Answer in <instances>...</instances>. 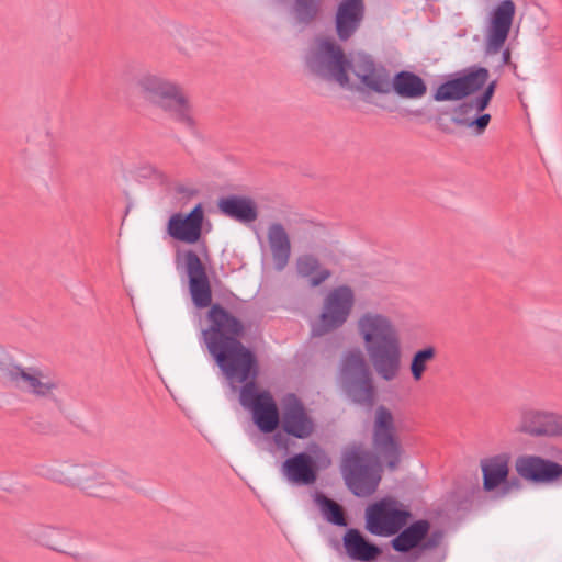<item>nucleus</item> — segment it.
<instances>
[{
	"label": "nucleus",
	"mask_w": 562,
	"mask_h": 562,
	"mask_svg": "<svg viewBox=\"0 0 562 562\" xmlns=\"http://www.w3.org/2000/svg\"><path fill=\"white\" fill-rule=\"evenodd\" d=\"M341 472L346 485L351 493L358 497L372 495L376 491L381 480V476L358 450H352L345 454Z\"/></svg>",
	"instance_id": "f8f14e48"
},
{
	"label": "nucleus",
	"mask_w": 562,
	"mask_h": 562,
	"mask_svg": "<svg viewBox=\"0 0 562 562\" xmlns=\"http://www.w3.org/2000/svg\"><path fill=\"white\" fill-rule=\"evenodd\" d=\"M372 449L376 461L395 471L404 456L402 441L396 432L394 416L384 405L375 409L372 426Z\"/></svg>",
	"instance_id": "6e6552de"
},
{
	"label": "nucleus",
	"mask_w": 562,
	"mask_h": 562,
	"mask_svg": "<svg viewBox=\"0 0 562 562\" xmlns=\"http://www.w3.org/2000/svg\"><path fill=\"white\" fill-rule=\"evenodd\" d=\"M436 357V349L432 346L417 350L411 361V373L415 381H420L427 369V363Z\"/></svg>",
	"instance_id": "473e14b6"
},
{
	"label": "nucleus",
	"mask_w": 562,
	"mask_h": 562,
	"mask_svg": "<svg viewBox=\"0 0 562 562\" xmlns=\"http://www.w3.org/2000/svg\"><path fill=\"white\" fill-rule=\"evenodd\" d=\"M295 269L299 277L306 279L311 288H317L331 277V271L321 266L319 259L312 254L296 258Z\"/></svg>",
	"instance_id": "c756f323"
},
{
	"label": "nucleus",
	"mask_w": 562,
	"mask_h": 562,
	"mask_svg": "<svg viewBox=\"0 0 562 562\" xmlns=\"http://www.w3.org/2000/svg\"><path fill=\"white\" fill-rule=\"evenodd\" d=\"M366 16L364 0H341L335 13V30L341 42L350 40L360 29Z\"/></svg>",
	"instance_id": "4be33fe9"
},
{
	"label": "nucleus",
	"mask_w": 562,
	"mask_h": 562,
	"mask_svg": "<svg viewBox=\"0 0 562 562\" xmlns=\"http://www.w3.org/2000/svg\"><path fill=\"white\" fill-rule=\"evenodd\" d=\"M18 162H20L24 168H31L32 167V164H31V157H30V153L24 149L22 150L18 158H16Z\"/></svg>",
	"instance_id": "58836bf2"
},
{
	"label": "nucleus",
	"mask_w": 562,
	"mask_h": 562,
	"mask_svg": "<svg viewBox=\"0 0 562 562\" xmlns=\"http://www.w3.org/2000/svg\"><path fill=\"white\" fill-rule=\"evenodd\" d=\"M267 239L271 251L274 269L282 271L288 266L292 247L290 236L280 222H273L268 226Z\"/></svg>",
	"instance_id": "a878e982"
},
{
	"label": "nucleus",
	"mask_w": 562,
	"mask_h": 562,
	"mask_svg": "<svg viewBox=\"0 0 562 562\" xmlns=\"http://www.w3.org/2000/svg\"><path fill=\"white\" fill-rule=\"evenodd\" d=\"M496 87H497L496 80L491 81L488 85L485 83V86L483 87L484 88L483 92L481 94L476 95L477 102L480 105H485L486 108H488V105L495 94Z\"/></svg>",
	"instance_id": "e433bc0d"
},
{
	"label": "nucleus",
	"mask_w": 562,
	"mask_h": 562,
	"mask_svg": "<svg viewBox=\"0 0 562 562\" xmlns=\"http://www.w3.org/2000/svg\"><path fill=\"white\" fill-rule=\"evenodd\" d=\"M358 331L378 376L386 382L395 380L401 370L402 345L391 318L366 312L358 319Z\"/></svg>",
	"instance_id": "f03ea898"
},
{
	"label": "nucleus",
	"mask_w": 562,
	"mask_h": 562,
	"mask_svg": "<svg viewBox=\"0 0 562 562\" xmlns=\"http://www.w3.org/2000/svg\"><path fill=\"white\" fill-rule=\"evenodd\" d=\"M487 108L480 105L477 98H465L452 110L451 121L460 127H467L475 136L482 135L491 122V114L484 111Z\"/></svg>",
	"instance_id": "412c9836"
},
{
	"label": "nucleus",
	"mask_w": 562,
	"mask_h": 562,
	"mask_svg": "<svg viewBox=\"0 0 562 562\" xmlns=\"http://www.w3.org/2000/svg\"><path fill=\"white\" fill-rule=\"evenodd\" d=\"M259 373V366L256 364V374L244 381L239 392L240 404L250 409L252 414L254 424L262 434L274 432L280 426L281 412L272 394L267 391H259L256 384V379Z\"/></svg>",
	"instance_id": "1a4fd4ad"
},
{
	"label": "nucleus",
	"mask_w": 562,
	"mask_h": 562,
	"mask_svg": "<svg viewBox=\"0 0 562 562\" xmlns=\"http://www.w3.org/2000/svg\"><path fill=\"white\" fill-rule=\"evenodd\" d=\"M155 173H157V169L154 168L153 166H149L148 167V175H155Z\"/></svg>",
	"instance_id": "a19ab883"
},
{
	"label": "nucleus",
	"mask_w": 562,
	"mask_h": 562,
	"mask_svg": "<svg viewBox=\"0 0 562 562\" xmlns=\"http://www.w3.org/2000/svg\"><path fill=\"white\" fill-rule=\"evenodd\" d=\"M415 115H419L420 114V111H415L413 112Z\"/></svg>",
	"instance_id": "79ce46f5"
},
{
	"label": "nucleus",
	"mask_w": 562,
	"mask_h": 562,
	"mask_svg": "<svg viewBox=\"0 0 562 562\" xmlns=\"http://www.w3.org/2000/svg\"><path fill=\"white\" fill-rule=\"evenodd\" d=\"M336 382L352 404L371 411L378 402L379 393L373 371L359 347L346 350L339 360Z\"/></svg>",
	"instance_id": "7ed1b4c3"
},
{
	"label": "nucleus",
	"mask_w": 562,
	"mask_h": 562,
	"mask_svg": "<svg viewBox=\"0 0 562 562\" xmlns=\"http://www.w3.org/2000/svg\"><path fill=\"white\" fill-rule=\"evenodd\" d=\"M272 434V442L277 447L278 450L288 451L291 446L292 436L283 431V429H277Z\"/></svg>",
	"instance_id": "c9c22d12"
},
{
	"label": "nucleus",
	"mask_w": 562,
	"mask_h": 562,
	"mask_svg": "<svg viewBox=\"0 0 562 562\" xmlns=\"http://www.w3.org/2000/svg\"><path fill=\"white\" fill-rule=\"evenodd\" d=\"M521 488V482L518 477H512L509 476L506 479V481L501 485V487L496 491L494 498H505L507 495H509L513 491H519Z\"/></svg>",
	"instance_id": "f704fd0d"
},
{
	"label": "nucleus",
	"mask_w": 562,
	"mask_h": 562,
	"mask_svg": "<svg viewBox=\"0 0 562 562\" xmlns=\"http://www.w3.org/2000/svg\"><path fill=\"white\" fill-rule=\"evenodd\" d=\"M483 490L495 492L509 475V456L501 453L481 461Z\"/></svg>",
	"instance_id": "bb28decb"
},
{
	"label": "nucleus",
	"mask_w": 562,
	"mask_h": 562,
	"mask_svg": "<svg viewBox=\"0 0 562 562\" xmlns=\"http://www.w3.org/2000/svg\"><path fill=\"white\" fill-rule=\"evenodd\" d=\"M0 381L38 401H47L61 411L58 397L60 380L36 366L23 367L5 355L0 356Z\"/></svg>",
	"instance_id": "39448f33"
},
{
	"label": "nucleus",
	"mask_w": 562,
	"mask_h": 562,
	"mask_svg": "<svg viewBox=\"0 0 562 562\" xmlns=\"http://www.w3.org/2000/svg\"><path fill=\"white\" fill-rule=\"evenodd\" d=\"M502 65H510V50L509 48L502 52Z\"/></svg>",
	"instance_id": "ea45409f"
},
{
	"label": "nucleus",
	"mask_w": 562,
	"mask_h": 562,
	"mask_svg": "<svg viewBox=\"0 0 562 562\" xmlns=\"http://www.w3.org/2000/svg\"><path fill=\"white\" fill-rule=\"evenodd\" d=\"M324 0H294L292 12L295 22L307 26L312 24L322 13Z\"/></svg>",
	"instance_id": "2f4dec72"
},
{
	"label": "nucleus",
	"mask_w": 562,
	"mask_h": 562,
	"mask_svg": "<svg viewBox=\"0 0 562 562\" xmlns=\"http://www.w3.org/2000/svg\"><path fill=\"white\" fill-rule=\"evenodd\" d=\"M180 260L189 278L193 304L198 308L210 307L206 313L207 326L201 331V339L209 353L231 383L254 378L258 359L256 353L241 342L246 334L244 322L220 303L212 304V288L206 268L194 250H178L177 263Z\"/></svg>",
	"instance_id": "f257e3e1"
},
{
	"label": "nucleus",
	"mask_w": 562,
	"mask_h": 562,
	"mask_svg": "<svg viewBox=\"0 0 562 562\" xmlns=\"http://www.w3.org/2000/svg\"><path fill=\"white\" fill-rule=\"evenodd\" d=\"M516 14V4L513 0H501L490 12L486 30L485 54L499 53L508 38Z\"/></svg>",
	"instance_id": "2eb2a0df"
},
{
	"label": "nucleus",
	"mask_w": 562,
	"mask_h": 562,
	"mask_svg": "<svg viewBox=\"0 0 562 562\" xmlns=\"http://www.w3.org/2000/svg\"><path fill=\"white\" fill-rule=\"evenodd\" d=\"M392 91L404 99H419L426 94L427 85L417 74L401 70L393 77L390 76L389 93Z\"/></svg>",
	"instance_id": "c85d7f7f"
},
{
	"label": "nucleus",
	"mask_w": 562,
	"mask_h": 562,
	"mask_svg": "<svg viewBox=\"0 0 562 562\" xmlns=\"http://www.w3.org/2000/svg\"><path fill=\"white\" fill-rule=\"evenodd\" d=\"M204 210L198 203L188 214L175 213L168 220L167 231L170 237L176 240L195 244L202 235Z\"/></svg>",
	"instance_id": "aec40b11"
},
{
	"label": "nucleus",
	"mask_w": 562,
	"mask_h": 562,
	"mask_svg": "<svg viewBox=\"0 0 562 562\" xmlns=\"http://www.w3.org/2000/svg\"><path fill=\"white\" fill-rule=\"evenodd\" d=\"M352 59L331 38H321L316 46L307 50L304 64L307 70L324 80L336 81L341 87L349 85V68Z\"/></svg>",
	"instance_id": "0eeeda50"
},
{
	"label": "nucleus",
	"mask_w": 562,
	"mask_h": 562,
	"mask_svg": "<svg viewBox=\"0 0 562 562\" xmlns=\"http://www.w3.org/2000/svg\"><path fill=\"white\" fill-rule=\"evenodd\" d=\"M220 212L243 224H249L258 218V205L249 196L231 194L217 201Z\"/></svg>",
	"instance_id": "393cba45"
},
{
	"label": "nucleus",
	"mask_w": 562,
	"mask_h": 562,
	"mask_svg": "<svg viewBox=\"0 0 562 562\" xmlns=\"http://www.w3.org/2000/svg\"><path fill=\"white\" fill-rule=\"evenodd\" d=\"M31 537L40 544L54 551L71 555L76 560L81 558L79 553L69 550L68 542L77 538L74 530L53 526H37L32 529Z\"/></svg>",
	"instance_id": "b1692460"
},
{
	"label": "nucleus",
	"mask_w": 562,
	"mask_h": 562,
	"mask_svg": "<svg viewBox=\"0 0 562 562\" xmlns=\"http://www.w3.org/2000/svg\"><path fill=\"white\" fill-rule=\"evenodd\" d=\"M560 454H561V456H560V460L562 461V451L560 452Z\"/></svg>",
	"instance_id": "37998d69"
},
{
	"label": "nucleus",
	"mask_w": 562,
	"mask_h": 562,
	"mask_svg": "<svg viewBox=\"0 0 562 562\" xmlns=\"http://www.w3.org/2000/svg\"><path fill=\"white\" fill-rule=\"evenodd\" d=\"M41 474L54 482L79 487L92 497L110 498L112 494V485L105 480L106 471L94 463L75 460L58 461L42 467Z\"/></svg>",
	"instance_id": "423d86ee"
},
{
	"label": "nucleus",
	"mask_w": 562,
	"mask_h": 562,
	"mask_svg": "<svg viewBox=\"0 0 562 562\" xmlns=\"http://www.w3.org/2000/svg\"><path fill=\"white\" fill-rule=\"evenodd\" d=\"M442 538V533L440 531H434L430 536L427 535L425 540H423L422 551L434 549L439 546Z\"/></svg>",
	"instance_id": "4c0bfd02"
},
{
	"label": "nucleus",
	"mask_w": 562,
	"mask_h": 562,
	"mask_svg": "<svg viewBox=\"0 0 562 562\" xmlns=\"http://www.w3.org/2000/svg\"><path fill=\"white\" fill-rule=\"evenodd\" d=\"M519 477L536 484H551L562 477V464L536 454H521L515 460Z\"/></svg>",
	"instance_id": "f3484780"
},
{
	"label": "nucleus",
	"mask_w": 562,
	"mask_h": 562,
	"mask_svg": "<svg viewBox=\"0 0 562 562\" xmlns=\"http://www.w3.org/2000/svg\"><path fill=\"white\" fill-rule=\"evenodd\" d=\"M429 530L430 524L428 520H416L409 526L402 528L391 540V546L400 553H407L413 549H419L422 551L423 540H425Z\"/></svg>",
	"instance_id": "cd10ccee"
},
{
	"label": "nucleus",
	"mask_w": 562,
	"mask_h": 562,
	"mask_svg": "<svg viewBox=\"0 0 562 562\" xmlns=\"http://www.w3.org/2000/svg\"><path fill=\"white\" fill-rule=\"evenodd\" d=\"M105 480L108 482H110L112 485V492H111L112 494L109 499H115L119 496L117 490H119L120 485L131 486L133 484L132 476L127 472L120 470V469H114L110 472H106Z\"/></svg>",
	"instance_id": "72a5a7b5"
},
{
	"label": "nucleus",
	"mask_w": 562,
	"mask_h": 562,
	"mask_svg": "<svg viewBox=\"0 0 562 562\" xmlns=\"http://www.w3.org/2000/svg\"><path fill=\"white\" fill-rule=\"evenodd\" d=\"M279 428L292 438L305 440L316 430V423L304 402L295 393H286L281 400Z\"/></svg>",
	"instance_id": "ddd939ff"
},
{
	"label": "nucleus",
	"mask_w": 562,
	"mask_h": 562,
	"mask_svg": "<svg viewBox=\"0 0 562 562\" xmlns=\"http://www.w3.org/2000/svg\"><path fill=\"white\" fill-rule=\"evenodd\" d=\"M313 497L327 522L338 527L348 526L346 510L339 503L329 498L322 492H315Z\"/></svg>",
	"instance_id": "7c9ffc66"
},
{
	"label": "nucleus",
	"mask_w": 562,
	"mask_h": 562,
	"mask_svg": "<svg viewBox=\"0 0 562 562\" xmlns=\"http://www.w3.org/2000/svg\"><path fill=\"white\" fill-rule=\"evenodd\" d=\"M349 71L359 79L357 91L389 94L390 71L383 65H378L370 55L358 54L352 59Z\"/></svg>",
	"instance_id": "dca6fc26"
},
{
	"label": "nucleus",
	"mask_w": 562,
	"mask_h": 562,
	"mask_svg": "<svg viewBox=\"0 0 562 562\" xmlns=\"http://www.w3.org/2000/svg\"><path fill=\"white\" fill-rule=\"evenodd\" d=\"M355 292L349 285H338L325 296L322 312L313 326L315 336H324L341 328L348 321L355 305Z\"/></svg>",
	"instance_id": "9b49d317"
},
{
	"label": "nucleus",
	"mask_w": 562,
	"mask_h": 562,
	"mask_svg": "<svg viewBox=\"0 0 562 562\" xmlns=\"http://www.w3.org/2000/svg\"><path fill=\"white\" fill-rule=\"evenodd\" d=\"M488 77L487 68L471 67L463 75L439 85L432 99L437 102L464 100L483 89Z\"/></svg>",
	"instance_id": "4468645a"
},
{
	"label": "nucleus",
	"mask_w": 562,
	"mask_h": 562,
	"mask_svg": "<svg viewBox=\"0 0 562 562\" xmlns=\"http://www.w3.org/2000/svg\"><path fill=\"white\" fill-rule=\"evenodd\" d=\"M280 473L291 486H311L318 479L319 465L313 456L301 451L288 457L282 462Z\"/></svg>",
	"instance_id": "6ab92c4d"
},
{
	"label": "nucleus",
	"mask_w": 562,
	"mask_h": 562,
	"mask_svg": "<svg viewBox=\"0 0 562 562\" xmlns=\"http://www.w3.org/2000/svg\"><path fill=\"white\" fill-rule=\"evenodd\" d=\"M517 430L531 437H562V415L550 411L522 408Z\"/></svg>",
	"instance_id": "a211bd4d"
},
{
	"label": "nucleus",
	"mask_w": 562,
	"mask_h": 562,
	"mask_svg": "<svg viewBox=\"0 0 562 562\" xmlns=\"http://www.w3.org/2000/svg\"><path fill=\"white\" fill-rule=\"evenodd\" d=\"M342 546L347 555L357 562H374L382 554V549L357 528H349L345 532Z\"/></svg>",
	"instance_id": "5701e85b"
},
{
	"label": "nucleus",
	"mask_w": 562,
	"mask_h": 562,
	"mask_svg": "<svg viewBox=\"0 0 562 562\" xmlns=\"http://www.w3.org/2000/svg\"><path fill=\"white\" fill-rule=\"evenodd\" d=\"M412 514L397 499L385 496L366 508L364 527L379 537H391L404 528Z\"/></svg>",
	"instance_id": "9d476101"
},
{
	"label": "nucleus",
	"mask_w": 562,
	"mask_h": 562,
	"mask_svg": "<svg viewBox=\"0 0 562 562\" xmlns=\"http://www.w3.org/2000/svg\"><path fill=\"white\" fill-rule=\"evenodd\" d=\"M135 86L142 99L167 112L192 134L196 133L191 104L177 82L158 75L144 74L136 79Z\"/></svg>",
	"instance_id": "20e7f679"
}]
</instances>
